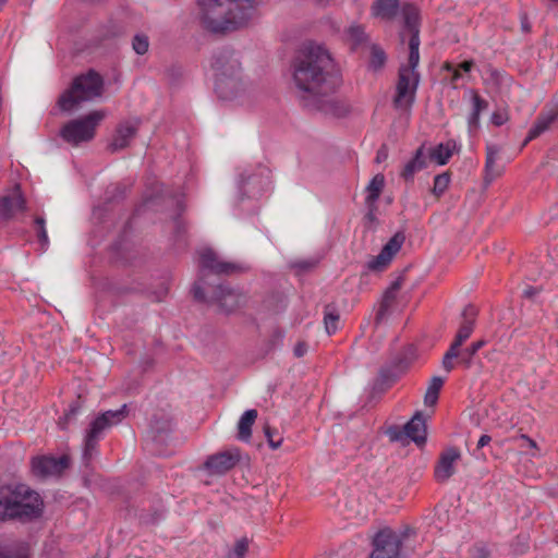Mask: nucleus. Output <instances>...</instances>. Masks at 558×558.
<instances>
[{
  "mask_svg": "<svg viewBox=\"0 0 558 558\" xmlns=\"http://www.w3.org/2000/svg\"><path fill=\"white\" fill-rule=\"evenodd\" d=\"M477 316V310L474 305L468 304L462 312V322L472 320L473 326L475 325V318Z\"/></svg>",
  "mask_w": 558,
  "mask_h": 558,
  "instance_id": "obj_54",
  "label": "nucleus"
},
{
  "mask_svg": "<svg viewBox=\"0 0 558 558\" xmlns=\"http://www.w3.org/2000/svg\"><path fill=\"white\" fill-rule=\"evenodd\" d=\"M294 355L296 357H302L307 352V344L305 342H298L294 347Z\"/></svg>",
  "mask_w": 558,
  "mask_h": 558,
  "instance_id": "obj_58",
  "label": "nucleus"
},
{
  "mask_svg": "<svg viewBox=\"0 0 558 558\" xmlns=\"http://www.w3.org/2000/svg\"><path fill=\"white\" fill-rule=\"evenodd\" d=\"M558 119V108L550 109L547 112H542L535 120L533 126L530 129L524 144L538 137Z\"/></svg>",
  "mask_w": 558,
  "mask_h": 558,
  "instance_id": "obj_25",
  "label": "nucleus"
},
{
  "mask_svg": "<svg viewBox=\"0 0 558 558\" xmlns=\"http://www.w3.org/2000/svg\"><path fill=\"white\" fill-rule=\"evenodd\" d=\"M340 314L335 303H329L324 307V324L326 332L330 336L338 330Z\"/></svg>",
  "mask_w": 558,
  "mask_h": 558,
  "instance_id": "obj_33",
  "label": "nucleus"
},
{
  "mask_svg": "<svg viewBox=\"0 0 558 558\" xmlns=\"http://www.w3.org/2000/svg\"><path fill=\"white\" fill-rule=\"evenodd\" d=\"M70 457L62 454L59 458L51 456L34 457L31 461L32 473L35 477L44 480L48 476L60 475L70 466Z\"/></svg>",
  "mask_w": 558,
  "mask_h": 558,
  "instance_id": "obj_15",
  "label": "nucleus"
},
{
  "mask_svg": "<svg viewBox=\"0 0 558 558\" xmlns=\"http://www.w3.org/2000/svg\"><path fill=\"white\" fill-rule=\"evenodd\" d=\"M456 143L452 141L447 142L446 144L440 143L434 148H430L427 155V159L436 161L439 166L446 165L452 156V149L454 148Z\"/></svg>",
  "mask_w": 558,
  "mask_h": 558,
  "instance_id": "obj_32",
  "label": "nucleus"
},
{
  "mask_svg": "<svg viewBox=\"0 0 558 558\" xmlns=\"http://www.w3.org/2000/svg\"><path fill=\"white\" fill-rule=\"evenodd\" d=\"M459 355L460 351H457L449 347L448 351L445 353L441 361L442 368L448 373L451 372L454 368L453 360L457 359Z\"/></svg>",
  "mask_w": 558,
  "mask_h": 558,
  "instance_id": "obj_48",
  "label": "nucleus"
},
{
  "mask_svg": "<svg viewBox=\"0 0 558 558\" xmlns=\"http://www.w3.org/2000/svg\"><path fill=\"white\" fill-rule=\"evenodd\" d=\"M168 408H158L150 415L147 435L153 442L163 444L173 430V417Z\"/></svg>",
  "mask_w": 558,
  "mask_h": 558,
  "instance_id": "obj_12",
  "label": "nucleus"
},
{
  "mask_svg": "<svg viewBox=\"0 0 558 558\" xmlns=\"http://www.w3.org/2000/svg\"><path fill=\"white\" fill-rule=\"evenodd\" d=\"M427 167V154L425 153V145L422 144L414 153L413 157L404 165L401 171V178L409 182L413 181L416 172Z\"/></svg>",
  "mask_w": 558,
  "mask_h": 558,
  "instance_id": "obj_23",
  "label": "nucleus"
},
{
  "mask_svg": "<svg viewBox=\"0 0 558 558\" xmlns=\"http://www.w3.org/2000/svg\"><path fill=\"white\" fill-rule=\"evenodd\" d=\"M403 16V32L400 34L401 41H404L405 32L409 33V50L411 60L416 61L418 58L420 47V11L412 3H404L401 8Z\"/></svg>",
  "mask_w": 558,
  "mask_h": 558,
  "instance_id": "obj_11",
  "label": "nucleus"
},
{
  "mask_svg": "<svg viewBox=\"0 0 558 558\" xmlns=\"http://www.w3.org/2000/svg\"><path fill=\"white\" fill-rule=\"evenodd\" d=\"M418 61L420 57L415 62L412 61L411 52H409L408 64L399 68L396 95L393 97V107L396 109L403 107L410 108L415 101L416 90L420 84V73L416 71Z\"/></svg>",
  "mask_w": 558,
  "mask_h": 558,
  "instance_id": "obj_8",
  "label": "nucleus"
},
{
  "mask_svg": "<svg viewBox=\"0 0 558 558\" xmlns=\"http://www.w3.org/2000/svg\"><path fill=\"white\" fill-rule=\"evenodd\" d=\"M26 210V198L21 185L15 183L4 194L0 195V223H8L19 213Z\"/></svg>",
  "mask_w": 558,
  "mask_h": 558,
  "instance_id": "obj_14",
  "label": "nucleus"
},
{
  "mask_svg": "<svg viewBox=\"0 0 558 558\" xmlns=\"http://www.w3.org/2000/svg\"><path fill=\"white\" fill-rule=\"evenodd\" d=\"M405 235L403 232H396L383 246L380 253L367 264L371 270H381L389 265L392 257L401 250Z\"/></svg>",
  "mask_w": 558,
  "mask_h": 558,
  "instance_id": "obj_18",
  "label": "nucleus"
},
{
  "mask_svg": "<svg viewBox=\"0 0 558 558\" xmlns=\"http://www.w3.org/2000/svg\"><path fill=\"white\" fill-rule=\"evenodd\" d=\"M415 359V349L410 345L400 351L389 363L401 374L407 373Z\"/></svg>",
  "mask_w": 558,
  "mask_h": 558,
  "instance_id": "obj_31",
  "label": "nucleus"
},
{
  "mask_svg": "<svg viewBox=\"0 0 558 558\" xmlns=\"http://www.w3.org/2000/svg\"><path fill=\"white\" fill-rule=\"evenodd\" d=\"M292 70L304 108L333 117L348 113L347 105L333 96L342 84L340 69L324 46L304 44L293 58Z\"/></svg>",
  "mask_w": 558,
  "mask_h": 558,
  "instance_id": "obj_1",
  "label": "nucleus"
},
{
  "mask_svg": "<svg viewBox=\"0 0 558 558\" xmlns=\"http://www.w3.org/2000/svg\"><path fill=\"white\" fill-rule=\"evenodd\" d=\"M210 66L214 76L241 74L242 66L238 53L230 47H222L215 50L211 54Z\"/></svg>",
  "mask_w": 558,
  "mask_h": 558,
  "instance_id": "obj_13",
  "label": "nucleus"
},
{
  "mask_svg": "<svg viewBox=\"0 0 558 558\" xmlns=\"http://www.w3.org/2000/svg\"><path fill=\"white\" fill-rule=\"evenodd\" d=\"M83 402L82 397L78 396L76 400L69 405L65 413L59 417L58 425L61 429H66L69 424L76 420V416L83 407Z\"/></svg>",
  "mask_w": 558,
  "mask_h": 558,
  "instance_id": "obj_34",
  "label": "nucleus"
},
{
  "mask_svg": "<svg viewBox=\"0 0 558 558\" xmlns=\"http://www.w3.org/2000/svg\"><path fill=\"white\" fill-rule=\"evenodd\" d=\"M388 158V147L386 144H383L379 149L377 150V154H376V159L375 161L377 163H380L383 161H385L386 159Z\"/></svg>",
  "mask_w": 558,
  "mask_h": 558,
  "instance_id": "obj_57",
  "label": "nucleus"
},
{
  "mask_svg": "<svg viewBox=\"0 0 558 558\" xmlns=\"http://www.w3.org/2000/svg\"><path fill=\"white\" fill-rule=\"evenodd\" d=\"M140 126V120L124 121L118 124L112 142L108 145L110 153H117L126 148L131 141L136 136Z\"/></svg>",
  "mask_w": 558,
  "mask_h": 558,
  "instance_id": "obj_20",
  "label": "nucleus"
},
{
  "mask_svg": "<svg viewBox=\"0 0 558 558\" xmlns=\"http://www.w3.org/2000/svg\"><path fill=\"white\" fill-rule=\"evenodd\" d=\"M245 89L242 73L235 75H225L215 77V92L222 100H233Z\"/></svg>",
  "mask_w": 558,
  "mask_h": 558,
  "instance_id": "obj_17",
  "label": "nucleus"
},
{
  "mask_svg": "<svg viewBox=\"0 0 558 558\" xmlns=\"http://www.w3.org/2000/svg\"><path fill=\"white\" fill-rule=\"evenodd\" d=\"M264 434L271 449H278L282 444V436L276 429L271 428L269 425H265Z\"/></svg>",
  "mask_w": 558,
  "mask_h": 558,
  "instance_id": "obj_47",
  "label": "nucleus"
},
{
  "mask_svg": "<svg viewBox=\"0 0 558 558\" xmlns=\"http://www.w3.org/2000/svg\"><path fill=\"white\" fill-rule=\"evenodd\" d=\"M387 435L391 441H401L407 438L404 426L402 428L399 426H390L387 430Z\"/></svg>",
  "mask_w": 558,
  "mask_h": 558,
  "instance_id": "obj_52",
  "label": "nucleus"
},
{
  "mask_svg": "<svg viewBox=\"0 0 558 558\" xmlns=\"http://www.w3.org/2000/svg\"><path fill=\"white\" fill-rule=\"evenodd\" d=\"M204 26L211 33L238 29L252 19L256 0H197Z\"/></svg>",
  "mask_w": 558,
  "mask_h": 558,
  "instance_id": "obj_2",
  "label": "nucleus"
},
{
  "mask_svg": "<svg viewBox=\"0 0 558 558\" xmlns=\"http://www.w3.org/2000/svg\"><path fill=\"white\" fill-rule=\"evenodd\" d=\"M460 458L461 453L456 447H449L440 453L434 471L438 483L447 482L454 474V463Z\"/></svg>",
  "mask_w": 558,
  "mask_h": 558,
  "instance_id": "obj_19",
  "label": "nucleus"
},
{
  "mask_svg": "<svg viewBox=\"0 0 558 558\" xmlns=\"http://www.w3.org/2000/svg\"><path fill=\"white\" fill-rule=\"evenodd\" d=\"M128 414V405L123 404L118 410H109L100 413L90 422L84 439L83 460L85 463L90 461L102 434L110 427L121 423Z\"/></svg>",
  "mask_w": 558,
  "mask_h": 558,
  "instance_id": "obj_6",
  "label": "nucleus"
},
{
  "mask_svg": "<svg viewBox=\"0 0 558 558\" xmlns=\"http://www.w3.org/2000/svg\"><path fill=\"white\" fill-rule=\"evenodd\" d=\"M449 182H450L449 172H442L440 174H437L434 178V186H433L432 193L436 197L441 196L445 193V191L448 189Z\"/></svg>",
  "mask_w": 558,
  "mask_h": 558,
  "instance_id": "obj_45",
  "label": "nucleus"
},
{
  "mask_svg": "<svg viewBox=\"0 0 558 558\" xmlns=\"http://www.w3.org/2000/svg\"><path fill=\"white\" fill-rule=\"evenodd\" d=\"M0 558H29L27 548H8L0 551Z\"/></svg>",
  "mask_w": 558,
  "mask_h": 558,
  "instance_id": "obj_50",
  "label": "nucleus"
},
{
  "mask_svg": "<svg viewBox=\"0 0 558 558\" xmlns=\"http://www.w3.org/2000/svg\"><path fill=\"white\" fill-rule=\"evenodd\" d=\"M492 440V437L487 434H484L480 437L478 441H477V448L481 449V448H484L485 446H487Z\"/></svg>",
  "mask_w": 558,
  "mask_h": 558,
  "instance_id": "obj_60",
  "label": "nucleus"
},
{
  "mask_svg": "<svg viewBox=\"0 0 558 558\" xmlns=\"http://www.w3.org/2000/svg\"><path fill=\"white\" fill-rule=\"evenodd\" d=\"M488 101L482 98L476 92L472 90V110L468 117L470 131H475L480 126V116L487 110Z\"/></svg>",
  "mask_w": 558,
  "mask_h": 558,
  "instance_id": "obj_29",
  "label": "nucleus"
},
{
  "mask_svg": "<svg viewBox=\"0 0 558 558\" xmlns=\"http://www.w3.org/2000/svg\"><path fill=\"white\" fill-rule=\"evenodd\" d=\"M457 66H454V64L450 63V62H446L444 65H442V69L449 73H452L454 70H456Z\"/></svg>",
  "mask_w": 558,
  "mask_h": 558,
  "instance_id": "obj_63",
  "label": "nucleus"
},
{
  "mask_svg": "<svg viewBox=\"0 0 558 558\" xmlns=\"http://www.w3.org/2000/svg\"><path fill=\"white\" fill-rule=\"evenodd\" d=\"M474 329L472 320L462 322L450 348L460 351V347L470 338Z\"/></svg>",
  "mask_w": 558,
  "mask_h": 558,
  "instance_id": "obj_38",
  "label": "nucleus"
},
{
  "mask_svg": "<svg viewBox=\"0 0 558 558\" xmlns=\"http://www.w3.org/2000/svg\"><path fill=\"white\" fill-rule=\"evenodd\" d=\"M240 461V450L233 448L209 456L204 462V469L210 474L222 475L233 469Z\"/></svg>",
  "mask_w": 558,
  "mask_h": 558,
  "instance_id": "obj_16",
  "label": "nucleus"
},
{
  "mask_svg": "<svg viewBox=\"0 0 558 558\" xmlns=\"http://www.w3.org/2000/svg\"><path fill=\"white\" fill-rule=\"evenodd\" d=\"M166 76L170 84H177L183 76V68L179 64H172L167 68Z\"/></svg>",
  "mask_w": 558,
  "mask_h": 558,
  "instance_id": "obj_49",
  "label": "nucleus"
},
{
  "mask_svg": "<svg viewBox=\"0 0 558 558\" xmlns=\"http://www.w3.org/2000/svg\"><path fill=\"white\" fill-rule=\"evenodd\" d=\"M442 385H444V379L439 376H434L430 379L429 385H428L427 390L424 396V403L427 407H433L437 403L438 397H439V391H440Z\"/></svg>",
  "mask_w": 558,
  "mask_h": 558,
  "instance_id": "obj_36",
  "label": "nucleus"
},
{
  "mask_svg": "<svg viewBox=\"0 0 558 558\" xmlns=\"http://www.w3.org/2000/svg\"><path fill=\"white\" fill-rule=\"evenodd\" d=\"M520 22H521V31L525 34L531 33L532 25L530 23L529 16L525 12H522L520 14Z\"/></svg>",
  "mask_w": 558,
  "mask_h": 558,
  "instance_id": "obj_56",
  "label": "nucleus"
},
{
  "mask_svg": "<svg viewBox=\"0 0 558 558\" xmlns=\"http://www.w3.org/2000/svg\"><path fill=\"white\" fill-rule=\"evenodd\" d=\"M474 66L473 60H466L459 64L458 69L463 72H470Z\"/></svg>",
  "mask_w": 558,
  "mask_h": 558,
  "instance_id": "obj_59",
  "label": "nucleus"
},
{
  "mask_svg": "<svg viewBox=\"0 0 558 558\" xmlns=\"http://www.w3.org/2000/svg\"><path fill=\"white\" fill-rule=\"evenodd\" d=\"M132 48L137 54H145L149 48V39L145 34H136L132 40Z\"/></svg>",
  "mask_w": 558,
  "mask_h": 558,
  "instance_id": "obj_46",
  "label": "nucleus"
},
{
  "mask_svg": "<svg viewBox=\"0 0 558 558\" xmlns=\"http://www.w3.org/2000/svg\"><path fill=\"white\" fill-rule=\"evenodd\" d=\"M405 437L417 446H422L427 439L426 420L421 411L415 412L412 418L404 425Z\"/></svg>",
  "mask_w": 558,
  "mask_h": 558,
  "instance_id": "obj_22",
  "label": "nucleus"
},
{
  "mask_svg": "<svg viewBox=\"0 0 558 558\" xmlns=\"http://www.w3.org/2000/svg\"><path fill=\"white\" fill-rule=\"evenodd\" d=\"M129 187L124 184L109 186L106 191V203H118L125 198Z\"/></svg>",
  "mask_w": 558,
  "mask_h": 558,
  "instance_id": "obj_40",
  "label": "nucleus"
},
{
  "mask_svg": "<svg viewBox=\"0 0 558 558\" xmlns=\"http://www.w3.org/2000/svg\"><path fill=\"white\" fill-rule=\"evenodd\" d=\"M403 280H404L403 275L399 276L396 280H393L390 283V286L384 292L380 306L375 316L376 324H379L381 322V319L386 316V314L389 311L392 303L396 301L397 293L401 289Z\"/></svg>",
  "mask_w": 558,
  "mask_h": 558,
  "instance_id": "obj_24",
  "label": "nucleus"
},
{
  "mask_svg": "<svg viewBox=\"0 0 558 558\" xmlns=\"http://www.w3.org/2000/svg\"><path fill=\"white\" fill-rule=\"evenodd\" d=\"M385 186V177L381 173H377L373 177L368 185L366 186L367 195L365 201L377 202Z\"/></svg>",
  "mask_w": 558,
  "mask_h": 558,
  "instance_id": "obj_37",
  "label": "nucleus"
},
{
  "mask_svg": "<svg viewBox=\"0 0 558 558\" xmlns=\"http://www.w3.org/2000/svg\"><path fill=\"white\" fill-rule=\"evenodd\" d=\"M366 214L364 215L363 221L365 227L372 229L379 225V220L377 219L378 205L377 202L365 201Z\"/></svg>",
  "mask_w": 558,
  "mask_h": 558,
  "instance_id": "obj_42",
  "label": "nucleus"
},
{
  "mask_svg": "<svg viewBox=\"0 0 558 558\" xmlns=\"http://www.w3.org/2000/svg\"><path fill=\"white\" fill-rule=\"evenodd\" d=\"M104 93V78L95 70H88L85 74L73 78L58 98L57 105L63 112H71L82 102L98 98Z\"/></svg>",
  "mask_w": 558,
  "mask_h": 558,
  "instance_id": "obj_4",
  "label": "nucleus"
},
{
  "mask_svg": "<svg viewBox=\"0 0 558 558\" xmlns=\"http://www.w3.org/2000/svg\"><path fill=\"white\" fill-rule=\"evenodd\" d=\"M409 529L402 537L390 529H383L373 538L374 549L371 558H407L401 551L402 539L408 536Z\"/></svg>",
  "mask_w": 558,
  "mask_h": 558,
  "instance_id": "obj_10",
  "label": "nucleus"
},
{
  "mask_svg": "<svg viewBox=\"0 0 558 558\" xmlns=\"http://www.w3.org/2000/svg\"><path fill=\"white\" fill-rule=\"evenodd\" d=\"M490 121L496 126H501L508 121V116L506 112L495 111L492 114Z\"/></svg>",
  "mask_w": 558,
  "mask_h": 558,
  "instance_id": "obj_55",
  "label": "nucleus"
},
{
  "mask_svg": "<svg viewBox=\"0 0 558 558\" xmlns=\"http://www.w3.org/2000/svg\"><path fill=\"white\" fill-rule=\"evenodd\" d=\"M521 438H522V439H524V440H526V441L529 442V446H530L531 448H535V447H536V442H535L533 439H531L529 436H526V435H521Z\"/></svg>",
  "mask_w": 558,
  "mask_h": 558,
  "instance_id": "obj_64",
  "label": "nucleus"
},
{
  "mask_svg": "<svg viewBox=\"0 0 558 558\" xmlns=\"http://www.w3.org/2000/svg\"><path fill=\"white\" fill-rule=\"evenodd\" d=\"M486 344L485 340L474 341L470 347L465 348L461 353V363L469 368L472 365L473 356Z\"/></svg>",
  "mask_w": 558,
  "mask_h": 558,
  "instance_id": "obj_39",
  "label": "nucleus"
},
{
  "mask_svg": "<svg viewBox=\"0 0 558 558\" xmlns=\"http://www.w3.org/2000/svg\"><path fill=\"white\" fill-rule=\"evenodd\" d=\"M462 77L461 71L456 68V70L451 73V83L456 84L458 80Z\"/></svg>",
  "mask_w": 558,
  "mask_h": 558,
  "instance_id": "obj_61",
  "label": "nucleus"
},
{
  "mask_svg": "<svg viewBox=\"0 0 558 558\" xmlns=\"http://www.w3.org/2000/svg\"><path fill=\"white\" fill-rule=\"evenodd\" d=\"M105 110H94L88 114L66 122L60 130V136L72 146L90 142L96 134V129L105 119Z\"/></svg>",
  "mask_w": 558,
  "mask_h": 558,
  "instance_id": "obj_7",
  "label": "nucleus"
},
{
  "mask_svg": "<svg viewBox=\"0 0 558 558\" xmlns=\"http://www.w3.org/2000/svg\"><path fill=\"white\" fill-rule=\"evenodd\" d=\"M241 270L242 267L239 264L220 259L215 251L207 248L201 254L199 280L196 282L202 284L206 290L210 287L206 282V279L210 274L217 276H231L240 272Z\"/></svg>",
  "mask_w": 558,
  "mask_h": 558,
  "instance_id": "obj_9",
  "label": "nucleus"
},
{
  "mask_svg": "<svg viewBox=\"0 0 558 558\" xmlns=\"http://www.w3.org/2000/svg\"><path fill=\"white\" fill-rule=\"evenodd\" d=\"M347 34L354 47L365 44L368 39L365 28L362 25H351L348 28Z\"/></svg>",
  "mask_w": 558,
  "mask_h": 558,
  "instance_id": "obj_43",
  "label": "nucleus"
},
{
  "mask_svg": "<svg viewBox=\"0 0 558 558\" xmlns=\"http://www.w3.org/2000/svg\"><path fill=\"white\" fill-rule=\"evenodd\" d=\"M33 229L36 233L41 252L49 247V238L46 230V219L43 216H36L33 220Z\"/></svg>",
  "mask_w": 558,
  "mask_h": 558,
  "instance_id": "obj_35",
  "label": "nucleus"
},
{
  "mask_svg": "<svg viewBox=\"0 0 558 558\" xmlns=\"http://www.w3.org/2000/svg\"><path fill=\"white\" fill-rule=\"evenodd\" d=\"M401 374L390 364L380 367L378 376L374 383V389L377 391H385L390 388L399 378Z\"/></svg>",
  "mask_w": 558,
  "mask_h": 558,
  "instance_id": "obj_27",
  "label": "nucleus"
},
{
  "mask_svg": "<svg viewBox=\"0 0 558 558\" xmlns=\"http://www.w3.org/2000/svg\"><path fill=\"white\" fill-rule=\"evenodd\" d=\"M248 538L245 536L241 537L234 543L233 547L227 551L225 558H244L248 551Z\"/></svg>",
  "mask_w": 558,
  "mask_h": 558,
  "instance_id": "obj_41",
  "label": "nucleus"
},
{
  "mask_svg": "<svg viewBox=\"0 0 558 558\" xmlns=\"http://www.w3.org/2000/svg\"><path fill=\"white\" fill-rule=\"evenodd\" d=\"M40 495L25 484H10L0 487V521L29 523L44 513Z\"/></svg>",
  "mask_w": 558,
  "mask_h": 558,
  "instance_id": "obj_3",
  "label": "nucleus"
},
{
  "mask_svg": "<svg viewBox=\"0 0 558 558\" xmlns=\"http://www.w3.org/2000/svg\"><path fill=\"white\" fill-rule=\"evenodd\" d=\"M317 265V260L315 259H304L294 262L291 266L296 269L299 274L307 272L314 269Z\"/></svg>",
  "mask_w": 558,
  "mask_h": 558,
  "instance_id": "obj_51",
  "label": "nucleus"
},
{
  "mask_svg": "<svg viewBox=\"0 0 558 558\" xmlns=\"http://www.w3.org/2000/svg\"><path fill=\"white\" fill-rule=\"evenodd\" d=\"M399 7V0H375L372 13L381 20L391 21L397 16Z\"/></svg>",
  "mask_w": 558,
  "mask_h": 558,
  "instance_id": "obj_28",
  "label": "nucleus"
},
{
  "mask_svg": "<svg viewBox=\"0 0 558 558\" xmlns=\"http://www.w3.org/2000/svg\"><path fill=\"white\" fill-rule=\"evenodd\" d=\"M386 59L385 51L380 47L373 45L371 49L369 66L374 71H377L385 65Z\"/></svg>",
  "mask_w": 558,
  "mask_h": 558,
  "instance_id": "obj_44",
  "label": "nucleus"
},
{
  "mask_svg": "<svg viewBox=\"0 0 558 558\" xmlns=\"http://www.w3.org/2000/svg\"><path fill=\"white\" fill-rule=\"evenodd\" d=\"M490 553L488 548L483 544H475L471 548V557L472 558H489Z\"/></svg>",
  "mask_w": 558,
  "mask_h": 558,
  "instance_id": "obj_53",
  "label": "nucleus"
},
{
  "mask_svg": "<svg viewBox=\"0 0 558 558\" xmlns=\"http://www.w3.org/2000/svg\"><path fill=\"white\" fill-rule=\"evenodd\" d=\"M500 149L496 145L486 146L485 182L492 183L502 173V167L496 163Z\"/></svg>",
  "mask_w": 558,
  "mask_h": 558,
  "instance_id": "obj_26",
  "label": "nucleus"
},
{
  "mask_svg": "<svg viewBox=\"0 0 558 558\" xmlns=\"http://www.w3.org/2000/svg\"><path fill=\"white\" fill-rule=\"evenodd\" d=\"M192 293L196 301L217 304L220 311L226 314H232L244 307L248 300L247 295L242 291L222 283L208 287L205 290L202 284L195 282Z\"/></svg>",
  "mask_w": 558,
  "mask_h": 558,
  "instance_id": "obj_5",
  "label": "nucleus"
},
{
  "mask_svg": "<svg viewBox=\"0 0 558 558\" xmlns=\"http://www.w3.org/2000/svg\"><path fill=\"white\" fill-rule=\"evenodd\" d=\"M257 418V411L255 409L246 410L240 417L238 424V438L241 441H248L252 437V426Z\"/></svg>",
  "mask_w": 558,
  "mask_h": 558,
  "instance_id": "obj_30",
  "label": "nucleus"
},
{
  "mask_svg": "<svg viewBox=\"0 0 558 558\" xmlns=\"http://www.w3.org/2000/svg\"><path fill=\"white\" fill-rule=\"evenodd\" d=\"M269 184L270 182L267 170L262 169L257 173L248 175L242 174L240 189L243 195L247 197H258L268 189Z\"/></svg>",
  "mask_w": 558,
  "mask_h": 558,
  "instance_id": "obj_21",
  "label": "nucleus"
},
{
  "mask_svg": "<svg viewBox=\"0 0 558 558\" xmlns=\"http://www.w3.org/2000/svg\"><path fill=\"white\" fill-rule=\"evenodd\" d=\"M536 293V290L534 288H527L523 291V295L525 298H532Z\"/></svg>",
  "mask_w": 558,
  "mask_h": 558,
  "instance_id": "obj_62",
  "label": "nucleus"
}]
</instances>
